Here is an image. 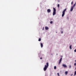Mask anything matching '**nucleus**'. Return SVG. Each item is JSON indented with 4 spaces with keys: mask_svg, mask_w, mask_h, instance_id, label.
Masks as SVG:
<instances>
[{
    "mask_svg": "<svg viewBox=\"0 0 76 76\" xmlns=\"http://www.w3.org/2000/svg\"><path fill=\"white\" fill-rule=\"evenodd\" d=\"M46 65H45V67L44 68H43V70L44 71H46V70L47 69V68H48V63L47 62L46 63Z\"/></svg>",
    "mask_w": 76,
    "mask_h": 76,
    "instance_id": "obj_1",
    "label": "nucleus"
},
{
    "mask_svg": "<svg viewBox=\"0 0 76 76\" xmlns=\"http://www.w3.org/2000/svg\"><path fill=\"white\" fill-rule=\"evenodd\" d=\"M66 9L67 8H65L62 12V17H63L64 15H65V12H66Z\"/></svg>",
    "mask_w": 76,
    "mask_h": 76,
    "instance_id": "obj_2",
    "label": "nucleus"
},
{
    "mask_svg": "<svg viewBox=\"0 0 76 76\" xmlns=\"http://www.w3.org/2000/svg\"><path fill=\"white\" fill-rule=\"evenodd\" d=\"M53 15L54 16V15H55L56 14V10L55 8H53Z\"/></svg>",
    "mask_w": 76,
    "mask_h": 76,
    "instance_id": "obj_3",
    "label": "nucleus"
},
{
    "mask_svg": "<svg viewBox=\"0 0 76 76\" xmlns=\"http://www.w3.org/2000/svg\"><path fill=\"white\" fill-rule=\"evenodd\" d=\"M61 60H62V57L59 60V64H60V63H61Z\"/></svg>",
    "mask_w": 76,
    "mask_h": 76,
    "instance_id": "obj_4",
    "label": "nucleus"
},
{
    "mask_svg": "<svg viewBox=\"0 0 76 76\" xmlns=\"http://www.w3.org/2000/svg\"><path fill=\"white\" fill-rule=\"evenodd\" d=\"M62 66H63L64 67H65V68L67 67V66L66 65L64 64H63L62 65Z\"/></svg>",
    "mask_w": 76,
    "mask_h": 76,
    "instance_id": "obj_5",
    "label": "nucleus"
},
{
    "mask_svg": "<svg viewBox=\"0 0 76 76\" xmlns=\"http://www.w3.org/2000/svg\"><path fill=\"white\" fill-rule=\"evenodd\" d=\"M47 12L48 13H50V12H51V10L50 9H48L47 10Z\"/></svg>",
    "mask_w": 76,
    "mask_h": 76,
    "instance_id": "obj_6",
    "label": "nucleus"
},
{
    "mask_svg": "<svg viewBox=\"0 0 76 76\" xmlns=\"http://www.w3.org/2000/svg\"><path fill=\"white\" fill-rule=\"evenodd\" d=\"M40 45L41 48H42V47H43V44H42V43H41L40 44Z\"/></svg>",
    "mask_w": 76,
    "mask_h": 76,
    "instance_id": "obj_7",
    "label": "nucleus"
},
{
    "mask_svg": "<svg viewBox=\"0 0 76 76\" xmlns=\"http://www.w3.org/2000/svg\"><path fill=\"white\" fill-rule=\"evenodd\" d=\"M73 9V7H71V10H70L71 12H72V11Z\"/></svg>",
    "mask_w": 76,
    "mask_h": 76,
    "instance_id": "obj_8",
    "label": "nucleus"
},
{
    "mask_svg": "<svg viewBox=\"0 0 76 76\" xmlns=\"http://www.w3.org/2000/svg\"><path fill=\"white\" fill-rule=\"evenodd\" d=\"M45 29L46 30H48V27L46 26L45 27Z\"/></svg>",
    "mask_w": 76,
    "mask_h": 76,
    "instance_id": "obj_9",
    "label": "nucleus"
},
{
    "mask_svg": "<svg viewBox=\"0 0 76 76\" xmlns=\"http://www.w3.org/2000/svg\"><path fill=\"white\" fill-rule=\"evenodd\" d=\"M65 75H67L68 74V71H66L65 72Z\"/></svg>",
    "mask_w": 76,
    "mask_h": 76,
    "instance_id": "obj_10",
    "label": "nucleus"
},
{
    "mask_svg": "<svg viewBox=\"0 0 76 76\" xmlns=\"http://www.w3.org/2000/svg\"><path fill=\"white\" fill-rule=\"evenodd\" d=\"M76 6V4H74L73 6L72 7H75V6Z\"/></svg>",
    "mask_w": 76,
    "mask_h": 76,
    "instance_id": "obj_11",
    "label": "nucleus"
},
{
    "mask_svg": "<svg viewBox=\"0 0 76 76\" xmlns=\"http://www.w3.org/2000/svg\"><path fill=\"white\" fill-rule=\"evenodd\" d=\"M69 48L71 50L72 49V45H71L70 46H69Z\"/></svg>",
    "mask_w": 76,
    "mask_h": 76,
    "instance_id": "obj_12",
    "label": "nucleus"
},
{
    "mask_svg": "<svg viewBox=\"0 0 76 76\" xmlns=\"http://www.w3.org/2000/svg\"><path fill=\"white\" fill-rule=\"evenodd\" d=\"M76 70L75 72V73H74L75 76H76Z\"/></svg>",
    "mask_w": 76,
    "mask_h": 76,
    "instance_id": "obj_13",
    "label": "nucleus"
},
{
    "mask_svg": "<svg viewBox=\"0 0 76 76\" xmlns=\"http://www.w3.org/2000/svg\"><path fill=\"white\" fill-rule=\"evenodd\" d=\"M56 68H57V67H56V66H55L54 67V69H55V70L56 69Z\"/></svg>",
    "mask_w": 76,
    "mask_h": 76,
    "instance_id": "obj_14",
    "label": "nucleus"
},
{
    "mask_svg": "<svg viewBox=\"0 0 76 76\" xmlns=\"http://www.w3.org/2000/svg\"><path fill=\"white\" fill-rule=\"evenodd\" d=\"M41 38H39V39H38L39 41H41Z\"/></svg>",
    "mask_w": 76,
    "mask_h": 76,
    "instance_id": "obj_15",
    "label": "nucleus"
},
{
    "mask_svg": "<svg viewBox=\"0 0 76 76\" xmlns=\"http://www.w3.org/2000/svg\"><path fill=\"white\" fill-rule=\"evenodd\" d=\"M58 7H60V5L59 4H58L57 5Z\"/></svg>",
    "mask_w": 76,
    "mask_h": 76,
    "instance_id": "obj_16",
    "label": "nucleus"
},
{
    "mask_svg": "<svg viewBox=\"0 0 76 76\" xmlns=\"http://www.w3.org/2000/svg\"><path fill=\"white\" fill-rule=\"evenodd\" d=\"M69 68H71V67H72V66H71V65H70L69 66Z\"/></svg>",
    "mask_w": 76,
    "mask_h": 76,
    "instance_id": "obj_17",
    "label": "nucleus"
},
{
    "mask_svg": "<svg viewBox=\"0 0 76 76\" xmlns=\"http://www.w3.org/2000/svg\"><path fill=\"white\" fill-rule=\"evenodd\" d=\"M50 23H53V21H51L50 22Z\"/></svg>",
    "mask_w": 76,
    "mask_h": 76,
    "instance_id": "obj_18",
    "label": "nucleus"
},
{
    "mask_svg": "<svg viewBox=\"0 0 76 76\" xmlns=\"http://www.w3.org/2000/svg\"><path fill=\"white\" fill-rule=\"evenodd\" d=\"M57 75H58V76H60V75H59V73H57Z\"/></svg>",
    "mask_w": 76,
    "mask_h": 76,
    "instance_id": "obj_19",
    "label": "nucleus"
},
{
    "mask_svg": "<svg viewBox=\"0 0 76 76\" xmlns=\"http://www.w3.org/2000/svg\"><path fill=\"white\" fill-rule=\"evenodd\" d=\"M74 66H76V63L74 64Z\"/></svg>",
    "mask_w": 76,
    "mask_h": 76,
    "instance_id": "obj_20",
    "label": "nucleus"
},
{
    "mask_svg": "<svg viewBox=\"0 0 76 76\" xmlns=\"http://www.w3.org/2000/svg\"><path fill=\"white\" fill-rule=\"evenodd\" d=\"M42 57L40 58V59L41 60H42Z\"/></svg>",
    "mask_w": 76,
    "mask_h": 76,
    "instance_id": "obj_21",
    "label": "nucleus"
},
{
    "mask_svg": "<svg viewBox=\"0 0 76 76\" xmlns=\"http://www.w3.org/2000/svg\"><path fill=\"white\" fill-rule=\"evenodd\" d=\"M74 52H76V49H75L74 50Z\"/></svg>",
    "mask_w": 76,
    "mask_h": 76,
    "instance_id": "obj_22",
    "label": "nucleus"
},
{
    "mask_svg": "<svg viewBox=\"0 0 76 76\" xmlns=\"http://www.w3.org/2000/svg\"><path fill=\"white\" fill-rule=\"evenodd\" d=\"M73 2L72 1V2H71V4H73Z\"/></svg>",
    "mask_w": 76,
    "mask_h": 76,
    "instance_id": "obj_23",
    "label": "nucleus"
},
{
    "mask_svg": "<svg viewBox=\"0 0 76 76\" xmlns=\"http://www.w3.org/2000/svg\"><path fill=\"white\" fill-rule=\"evenodd\" d=\"M61 34H63V31H61Z\"/></svg>",
    "mask_w": 76,
    "mask_h": 76,
    "instance_id": "obj_24",
    "label": "nucleus"
},
{
    "mask_svg": "<svg viewBox=\"0 0 76 76\" xmlns=\"http://www.w3.org/2000/svg\"><path fill=\"white\" fill-rule=\"evenodd\" d=\"M72 75H73V74H72Z\"/></svg>",
    "mask_w": 76,
    "mask_h": 76,
    "instance_id": "obj_25",
    "label": "nucleus"
},
{
    "mask_svg": "<svg viewBox=\"0 0 76 76\" xmlns=\"http://www.w3.org/2000/svg\"><path fill=\"white\" fill-rule=\"evenodd\" d=\"M43 30H44V29L43 28Z\"/></svg>",
    "mask_w": 76,
    "mask_h": 76,
    "instance_id": "obj_26",
    "label": "nucleus"
},
{
    "mask_svg": "<svg viewBox=\"0 0 76 76\" xmlns=\"http://www.w3.org/2000/svg\"><path fill=\"white\" fill-rule=\"evenodd\" d=\"M75 4H76V2Z\"/></svg>",
    "mask_w": 76,
    "mask_h": 76,
    "instance_id": "obj_27",
    "label": "nucleus"
}]
</instances>
